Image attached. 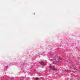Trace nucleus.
Masks as SVG:
<instances>
[{
    "label": "nucleus",
    "mask_w": 80,
    "mask_h": 80,
    "mask_svg": "<svg viewBox=\"0 0 80 80\" xmlns=\"http://www.w3.org/2000/svg\"><path fill=\"white\" fill-rule=\"evenodd\" d=\"M50 68H52V69L53 70H56V68H55V67L54 66H52V64L50 66Z\"/></svg>",
    "instance_id": "1"
},
{
    "label": "nucleus",
    "mask_w": 80,
    "mask_h": 80,
    "mask_svg": "<svg viewBox=\"0 0 80 80\" xmlns=\"http://www.w3.org/2000/svg\"><path fill=\"white\" fill-rule=\"evenodd\" d=\"M38 78H37L36 80H38Z\"/></svg>",
    "instance_id": "3"
},
{
    "label": "nucleus",
    "mask_w": 80,
    "mask_h": 80,
    "mask_svg": "<svg viewBox=\"0 0 80 80\" xmlns=\"http://www.w3.org/2000/svg\"><path fill=\"white\" fill-rule=\"evenodd\" d=\"M35 13H34V15H35Z\"/></svg>",
    "instance_id": "4"
},
{
    "label": "nucleus",
    "mask_w": 80,
    "mask_h": 80,
    "mask_svg": "<svg viewBox=\"0 0 80 80\" xmlns=\"http://www.w3.org/2000/svg\"><path fill=\"white\" fill-rule=\"evenodd\" d=\"M42 65H45V63H44V62H42Z\"/></svg>",
    "instance_id": "2"
}]
</instances>
